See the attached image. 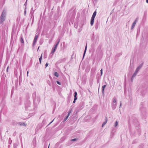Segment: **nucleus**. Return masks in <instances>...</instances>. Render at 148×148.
Returning a JSON list of instances; mask_svg holds the SVG:
<instances>
[{
    "instance_id": "obj_1",
    "label": "nucleus",
    "mask_w": 148,
    "mask_h": 148,
    "mask_svg": "<svg viewBox=\"0 0 148 148\" xmlns=\"http://www.w3.org/2000/svg\"><path fill=\"white\" fill-rule=\"evenodd\" d=\"M5 13L3 11L0 18V23H2L5 20Z\"/></svg>"
},
{
    "instance_id": "obj_2",
    "label": "nucleus",
    "mask_w": 148,
    "mask_h": 148,
    "mask_svg": "<svg viewBox=\"0 0 148 148\" xmlns=\"http://www.w3.org/2000/svg\"><path fill=\"white\" fill-rule=\"evenodd\" d=\"M96 12L95 11L92 16L91 17V21H90V24L91 25H92L94 23V19L95 18V17L96 16Z\"/></svg>"
},
{
    "instance_id": "obj_3",
    "label": "nucleus",
    "mask_w": 148,
    "mask_h": 148,
    "mask_svg": "<svg viewBox=\"0 0 148 148\" xmlns=\"http://www.w3.org/2000/svg\"><path fill=\"white\" fill-rule=\"evenodd\" d=\"M142 66V64H141L139 66H138V68L136 69V70L134 73V74L133 75V76H134V75H135L136 74L137 72L140 69L141 67Z\"/></svg>"
},
{
    "instance_id": "obj_4",
    "label": "nucleus",
    "mask_w": 148,
    "mask_h": 148,
    "mask_svg": "<svg viewBox=\"0 0 148 148\" xmlns=\"http://www.w3.org/2000/svg\"><path fill=\"white\" fill-rule=\"evenodd\" d=\"M38 38V36L37 35H36L34 37V40L33 43V45H35V43L36 42Z\"/></svg>"
},
{
    "instance_id": "obj_5",
    "label": "nucleus",
    "mask_w": 148,
    "mask_h": 148,
    "mask_svg": "<svg viewBox=\"0 0 148 148\" xmlns=\"http://www.w3.org/2000/svg\"><path fill=\"white\" fill-rule=\"evenodd\" d=\"M137 20H138L137 19H136L135 20L134 22L132 24V26L131 29H132L134 28V27L135 25L136 24V22H137Z\"/></svg>"
},
{
    "instance_id": "obj_6",
    "label": "nucleus",
    "mask_w": 148,
    "mask_h": 148,
    "mask_svg": "<svg viewBox=\"0 0 148 148\" xmlns=\"http://www.w3.org/2000/svg\"><path fill=\"white\" fill-rule=\"evenodd\" d=\"M108 121V119L107 117H106V121L104 122L102 125V127H103L107 123Z\"/></svg>"
},
{
    "instance_id": "obj_7",
    "label": "nucleus",
    "mask_w": 148,
    "mask_h": 148,
    "mask_svg": "<svg viewBox=\"0 0 148 148\" xmlns=\"http://www.w3.org/2000/svg\"><path fill=\"white\" fill-rule=\"evenodd\" d=\"M18 123L20 125H23L25 126H26V124L24 123L19 122Z\"/></svg>"
},
{
    "instance_id": "obj_8",
    "label": "nucleus",
    "mask_w": 148,
    "mask_h": 148,
    "mask_svg": "<svg viewBox=\"0 0 148 148\" xmlns=\"http://www.w3.org/2000/svg\"><path fill=\"white\" fill-rule=\"evenodd\" d=\"M116 100L115 99H113V104L115 106L116 105Z\"/></svg>"
},
{
    "instance_id": "obj_9",
    "label": "nucleus",
    "mask_w": 148,
    "mask_h": 148,
    "mask_svg": "<svg viewBox=\"0 0 148 148\" xmlns=\"http://www.w3.org/2000/svg\"><path fill=\"white\" fill-rule=\"evenodd\" d=\"M57 47H56V46H55V47L53 48V49H52L51 53H53L56 51V48H57Z\"/></svg>"
},
{
    "instance_id": "obj_10",
    "label": "nucleus",
    "mask_w": 148,
    "mask_h": 148,
    "mask_svg": "<svg viewBox=\"0 0 148 148\" xmlns=\"http://www.w3.org/2000/svg\"><path fill=\"white\" fill-rule=\"evenodd\" d=\"M42 54L41 55V56H40V58H39V62H40V64H41V60L42 59Z\"/></svg>"
},
{
    "instance_id": "obj_11",
    "label": "nucleus",
    "mask_w": 148,
    "mask_h": 148,
    "mask_svg": "<svg viewBox=\"0 0 148 148\" xmlns=\"http://www.w3.org/2000/svg\"><path fill=\"white\" fill-rule=\"evenodd\" d=\"M77 92H74V98H76V99H77Z\"/></svg>"
},
{
    "instance_id": "obj_12",
    "label": "nucleus",
    "mask_w": 148,
    "mask_h": 148,
    "mask_svg": "<svg viewBox=\"0 0 148 148\" xmlns=\"http://www.w3.org/2000/svg\"><path fill=\"white\" fill-rule=\"evenodd\" d=\"M54 75L57 77H58L59 76V74L58 73L56 72H55L54 74Z\"/></svg>"
},
{
    "instance_id": "obj_13",
    "label": "nucleus",
    "mask_w": 148,
    "mask_h": 148,
    "mask_svg": "<svg viewBox=\"0 0 148 148\" xmlns=\"http://www.w3.org/2000/svg\"><path fill=\"white\" fill-rule=\"evenodd\" d=\"M21 42L22 43H24V41L22 37H21Z\"/></svg>"
},
{
    "instance_id": "obj_14",
    "label": "nucleus",
    "mask_w": 148,
    "mask_h": 148,
    "mask_svg": "<svg viewBox=\"0 0 148 148\" xmlns=\"http://www.w3.org/2000/svg\"><path fill=\"white\" fill-rule=\"evenodd\" d=\"M106 87V85H103L102 86V89L103 92V91H104V89H105V88Z\"/></svg>"
},
{
    "instance_id": "obj_15",
    "label": "nucleus",
    "mask_w": 148,
    "mask_h": 148,
    "mask_svg": "<svg viewBox=\"0 0 148 148\" xmlns=\"http://www.w3.org/2000/svg\"><path fill=\"white\" fill-rule=\"evenodd\" d=\"M86 49H87V45H86V47H85V48L84 53V55L85 54V52H86Z\"/></svg>"
},
{
    "instance_id": "obj_16",
    "label": "nucleus",
    "mask_w": 148,
    "mask_h": 148,
    "mask_svg": "<svg viewBox=\"0 0 148 148\" xmlns=\"http://www.w3.org/2000/svg\"><path fill=\"white\" fill-rule=\"evenodd\" d=\"M59 42H60V40H59L58 42H57V43H56V44L55 45V46H56V47H57V46H58V44H59Z\"/></svg>"
},
{
    "instance_id": "obj_17",
    "label": "nucleus",
    "mask_w": 148,
    "mask_h": 148,
    "mask_svg": "<svg viewBox=\"0 0 148 148\" xmlns=\"http://www.w3.org/2000/svg\"><path fill=\"white\" fill-rule=\"evenodd\" d=\"M56 82H57V83L58 84H59V85H61V83H60V82H59L58 81H56Z\"/></svg>"
},
{
    "instance_id": "obj_18",
    "label": "nucleus",
    "mask_w": 148,
    "mask_h": 148,
    "mask_svg": "<svg viewBox=\"0 0 148 148\" xmlns=\"http://www.w3.org/2000/svg\"><path fill=\"white\" fill-rule=\"evenodd\" d=\"M118 124V123L117 121H116L115 123V126H117Z\"/></svg>"
},
{
    "instance_id": "obj_19",
    "label": "nucleus",
    "mask_w": 148,
    "mask_h": 148,
    "mask_svg": "<svg viewBox=\"0 0 148 148\" xmlns=\"http://www.w3.org/2000/svg\"><path fill=\"white\" fill-rule=\"evenodd\" d=\"M77 99H76V98H74V101L73 102V103H74L75 102L76 100H77Z\"/></svg>"
},
{
    "instance_id": "obj_20",
    "label": "nucleus",
    "mask_w": 148,
    "mask_h": 148,
    "mask_svg": "<svg viewBox=\"0 0 148 148\" xmlns=\"http://www.w3.org/2000/svg\"><path fill=\"white\" fill-rule=\"evenodd\" d=\"M69 116H67L64 119V121H65L66 120V119H67L68 118V117Z\"/></svg>"
},
{
    "instance_id": "obj_21",
    "label": "nucleus",
    "mask_w": 148,
    "mask_h": 148,
    "mask_svg": "<svg viewBox=\"0 0 148 148\" xmlns=\"http://www.w3.org/2000/svg\"><path fill=\"white\" fill-rule=\"evenodd\" d=\"M75 140H76V138H74V139H72L71 140L72 141H75Z\"/></svg>"
},
{
    "instance_id": "obj_22",
    "label": "nucleus",
    "mask_w": 148,
    "mask_h": 148,
    "mask_svg": "<svg viewBox=\"0 0 148 148\" xmlns=\"http://www.w3.org/2000/svg\"><path fill=\"white\" fill-rule=\"evenodd\" d=\"M100 71H101V75L102 73V69Z\"/></svg>"
},
{
    "instance_id": "obj_23",
    "label": "nucleus",
    "mask_w": 148,
    "mask_h": 148,
    "mask_svg": "<svg viewBox=\"0 0 148 148\" xmlns=\"http://www.w3.org/2000/svg\"><path fill=\"white\" fill-rule=\"evenodd\" d=\"M48 66V64L47 63H46L45 64L46 67H47Z\"/></svg>"
},
{
    "instance_id": "obj_24",
    "label": "nucleus",
    "mask_w": 148,
    "mask_h": 148,
    "mask_svg": "<svg viewBox=\"0 0 148 148\" xmlns=\"http://www.w3.org/2000/svg\"><path fill=\"white\" fill-rule=\"evenodd\" d=\"M9 68V66H8V67H7V72H8V69Z\"/></svg>"
},
{
    "instance_id": "obj_25",
    "label": "nucleus",
    "mask_w": 148,
    "mask_h": 148,
    "mask_svg": "<svg viewBox=\"0 0 148 148\" xmlns=\"http://www.w3.org/2000/svg\"><path fill=\"white\" fill-rule=\"evenodd\" d=\"M71 112H69V113H68V116H69V115H70V113H71Z\"/></svg>"
},
{
    "instance_id": "obj_26",
    "label": "nucleus",
    "mask_w": 148,
    "mask_h": 148,
    "mask_svg": "<svg viewBox=\"0 0 148 148\" xmlns=\"http://www.w3.org/2000/svg\"><path fill=\"white\" fill-rule=\"evenodd\" d=\"M146 1L147 3H148V0H146Z\"/></svg>"
},
{
    "instance_id": "obj_27",
    "label": "nucleus",
    "mask_w": 148,
    "mask_h": 148,
    "mask_svg": "<svg viewBox=\"0 0 148 148\" xmlns=\"http://www.w3.org/2000/svg\"><path fill=\"white\" fill-rule=\"evenodd\" d=\"M28 71L27 72V75H28Z\"/></svg>"
},
{
    "instance_id": "obj_28",
    "label": "nucleus",
    "mask_w": 148,
    "mask_h": 148,
    "mask_svg": "<svg viewBox=\"0 0 148 148\" xmlns=\"http://www.w3.org/2000/svg\"><path fill=\"white\" fill-rule=\"evenodd\" d=\"M52 121H53L52 122H51V123H51Z\"/></svg>"
},
{
    "instance_id": "obj_29",
    "label": "nucleus",
    "mask_w": 148,
    "mask_h": 148,
    "mask_svg": "<svg viewBox=\"0 0 148 148\" xmlns=\"http://www.w3.org/2000/svg\"><path fill=\"white\" fill-rule=\"evenodd\" d=\"M49 145H50V144H49Z\"/></svg>"
},
{
    "instance_id": "obj_30",
    "label": "nucleus",
    "mask_w": 148,
    "mask_h": 148,
    "mask_svg": "<svg viewBox=\"0 0 148 148\" xmlns=\"http://www.w3.org/2000/svg\"><path fill=\"white\" fill-rule=\"evenodd\" d=\"M39 47L38 48V49H39Z\"/></svg>"
}]
</instances>
